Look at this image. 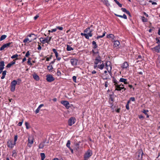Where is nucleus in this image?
<instances>
[{
  "instance_id": "37998d69",
  "label": "nucleus",
  "mask_w": 160,
  "mask_h": 160,
  "mask_svg": "<svg viewBox=\"0 0 160 160\" xmlns=\"http://www.w3.org/2000/svg\"><path fill=\"white\" fill-rule=\"evenodd\" d=\"M31 58H29L28 59V63L30 65H32V64L31 62Z\"/></svg>"
},
{
  "instance_id": "dca6fc26",
  "label": "nucleus",
  "mask_w": 160,
  "mask_h": 160,
  "mask_svg": "<svg viewBox=\"0 0 160 160\" xmlns=\"http://www.w3.org/2000/svg\"><path fill=\"white\" fill-rule=\"evenodd\" d=\"M143 152L142 151L140 152L137 153L138 156V160H141L142 157Z\"/></svg>"
},
{
  "instance_id": "a211bd4d",
  "label": "nucleus",
  "mask_w": 160,
  "mask_h": 160,
  "mask_svg": "<svg viewBox=\"0 0 160 160\" xmlns=\"http://www.w3.org/2000/svg\"><path fill=\"white\" fill-rule=\"evenodd\" d=\"M28 36L29 37H32V38L29 41V42H31L33 40H35L37 38V36H36L34 34H31L29 35Z\"/></svg>"
},
{
  "instance_id": "4468645a",
  "label": "nucleus",
  "mask_w": 160,
  "mask_h": 160,
  "mask_svg": "<svg viewBox=\"0 0 160 160\" xmlns=\"http://www.w3.org/2000/svg\"><path fill=\"white\" fill-rule=\"evenodd\" d=\"M114 42V46L116 48H120V42L118 40H115L113 41Z\"/></svg>"
},
{
  "instance_id": "ea45409f",
  "label": "nucleus",
  "mask_w": 160,
  "mask_h": 160,
  "mask_svg": "<svg viewBox=\"0 0 160 160\" xmlns=\"http://www.w3.org/2000/svg\"><path fill=\"white\" fill-rule=\"evenodd\" d=\"M25 125L27 129H28L30 128L29 124L28 122H26L25 123Z\"/></svg>"
},
{
  "instance_id": "5fc2aeb1",
  "label": "nucleus",
  "mask_w": 160,
  "mask_h": 160,
  "mask_svg": "<svg viewBox=\"0 0 160 160\" xmlns=\"http://www.w3.org/2000/svg\"><path fill=\"white\" fill-rule=\"evenodd\" d=\"M148 112V110H144L143 111V112L146 115L147 114V112Z\"/></svg>"
},
{
  "instance_id": "5701e85b",
  "label": "nucleus",
  "mask_w": 160,
  "mask_h": 160,
  "mask_svg": "<svg viewBox=\"0 0 160 160\" xmlns=\"http://www.w3.org/2000/svg\"><path fill=\"white\" fill-rule=\"evenodd\" d=\"M115 16H117V17H120V18H124V19H127V17L126 16V15L125 14H123V15L122 16V15H118V14H115Z\"/></svg>"
},
{
  "instance_id": "a19ab883",
  "label": "nucleus",
  "mask_w": 160,
  "mask_h": 160,
  "mask_svg": "<svg viewBox=\"0 0 160 160\" xmlns=\"http://www.w3.org/2000/svg\"><path fill=\"white\" fill-rule=\"evenodd\" d=\"M57 31V28H54L52 29L51 30H48V32H55Z\"/></svg>"
},
{
  "instance_id": "4be33fe9",
  "label": "nucleus",
  "mask_w": 160,
  "mask_h": 160,
  "mask_svg": "<svg viewBox=\"0 0 160 160\" xmlns=\"http://www.w3.org/2000/svg\"><path fill=\"white\" fill-rule=\"evenodd\" d=\"M107 38H111L112 39L113 41L115 39V37L113 34H110L108 35H107Z\"/></svg>"
},
{
  "instance_id": "20e7f679",
  "label": "nucleus",
  "mask_w": 160,
  "mask_h": 160,
  "mask_svg": "<svg viewBox=\"0 0 160 160\" xmlns=\"http://www.w3.org/2000/svg\"><path fill=\"white\" fill-rule=\"evenodd\" d=\"M12 43V42H9L3 44L0 48V50L2 51L6 48H8L10 47H12L13 45H11Z\"/></svg>"
},
{
  "instance_id": "79ce46f5",
  "label": "nucleus",
  "mask_w": 160,
  "mask_h": 160,
  "mask_svg": "<svg viewBox=\"0 0 160 160\" xmlns=\"http://www.w3.org/2000/svg\"><path fill=\"white\" fill-rule=\"evenodd\" d=\"M113 83H114V85L115 86L118 84V83L117 82V81L116 79H115V78H113Z\"/></svg>"
},
{
  "instance_id": "39448f33",
  "label": "nucleus",
  "mask_w": 160,
  "mask_h": 160,
  "mask_svg": "<svg viewBox=\"0 0 160 160\" xmlns=\"http://www.w3.org/2000/svg\"><path fill=\"white\" fill-rule=\"evenodd\" d=\"M61 103L67 109H68L70 108V104L68 101H62Z\"/></svg>"
},
{
  "instance_id": "603ef678",
  "label": "nucleus",
  "mask_w": 160,
  "mask_h": 160,
  "mask_svg": "<svg viewBox=\"0 0 160 160\" xmlns=\"http://www.w3.org/2000/svg\"><path fill=\"white\" fill-rule=\"evenodd\" d=\"M90 29V28H87L84 30V32L87 33H88V31Z\"/></svg>"
},
{
  "instance_id": "b1692460",
  "label": "nucleus",
  "mask_w": 160,
  "mask_h": 160,
  "mask_svg": "<svg viewBox=\"0 0 160 160\" xmlns=\"http://www.w3.org/2000/svg\"><path fill=\"white\" fill-rule=\"evenodd\" d=\"M33 78L36 81H38L39 80V77L38 75L35 74L33 75Z\"/></svg>"
},
{
  "instance_id": "0eeeda50",
  "label": "nucleus",
  "mask_w": 160,
  "mask_h": 160,
  "mask_svg": "<svg viewBox=\"0 0 160 160\" xmlns=\"http://www.w3.org/2000/svg\"><path fill=\"white\" fill-rule=\"evenodd\" d=\"M76 122V119L75 118L71 117L70 118L68 121V125L70 126H72Z\"/></svg>"
},
{
  "instance_id": "2f4dec72",
  "label": "nucleus",
  "mask_w": 160,
  "mask_h": 160,
  "mask_svg": "<svg viewBox=\"0 0 160 160\" xmlns=\"http://www.w3.org/2000/svg\"><path fill=\"white\" fill-rule=\"evenodd\" d=\"M7 36L5 35H2L0 38V41H2L5 39L7 37Z\"/></svg>"
},
{
  "instance_id": "f8f14e48",
  "label": "nucleus",
  "mask_w": 160,
  "mask_h": 160,
  "mask_svg": "<svg viewBox=\"0 0 160 160\" xmlns=\"http://www.w3.org/2000/svg\"><path fill=\"white\" fill-rule=\"evenodd\" d=\"M28 146L29 147H31L32 146V145L33 143V138L30 137H29L28 138Z\"/></svg>"
},
{
  "instance_id": "49530a36",
  "label": "nucleus",
  "mask_w": 160,
  "mask_h": 160,
  "mask_svg": "<svg viewBox=\"0 0 160 160\" xmlns=\"http://www.w3.org/2000/svg\"><path fill=\"white\" fill-rule=\"evenodd\" d=\"M76 78L75 76H73L72 77V79L74 82H76Z\"/></svg>"
},
{
  "instance_id": "aec40b11",
  "label": "nucleus",
  "mask_w": 160,
  "mask_h": 160,
  "mask_svg": "<svg viewBox=\"0 0 160 160\" xmlns=\"http://www.w3.org/2000/svg\"><path fill=\"white\" fill-rule=\"evenodd\" d=\"M128 66L129 65L128 62H125L123 63L122 67L123 68H127Z\"/></svg>"
},
{
  "instance_id": "a878e982",
  "label": "nucleus",
  "mask_w": 160,
  "mask_h": 160,
  "mask_svg": "<svg viewBox=\"0 0 160 160\" xmlns=\"http://www.w3.org/2000/svg\"><path fill=\"white\" fill-rule=\"evenodd\" d=\"M92 45H93V48L94 49L98 47V46L96 42L94 41H93L92 42Z\"/></svg>"
},
{
  "instance_id": "58836bf2",
  "label": "nucleus",
  "mask_w": 160,
  "mask_h": 160,
  "mask_svg": "<svg viewBox=\"0 0 160 160\" xmlns=\"http://www.w3.org/2000/svg\"><path fill=\"white\" fill-rule=\"evenodd\" d=\"M70 144H71L70 141V140H68L67 143L66 144L67 147H68V148H71L70 146Z\"/></svg>"
},
{
  "instance_id": "de8ad7c7",
  "label": "nucleus",
  "mask_w": 160,
  "mask_h": 160,
  "mask_svg": "<svg viewBox=\"0 0 160 160\" xmlns=\"http://www.w3.org/2000/svg\"><path fill=\"white\" fill-rule=\"evenodd\" d=\"M92 32V31H89V32L87 34L88 35L89 37H91L92 36V33H91Z\"/></svg>"
},
{
  "instance_id": "bb28decb",
  "label": "nucleus",
  "mask_w": 160,
  "mask_h": 160,
  "mask_svg": "<svg viewBox=\"0 0 160 160\" xmlns=\"http://www.w3.org/2000/svg\"><path fill=\"white\" fill-rule=\"evenodd\" d=\"M7 72V71L6 70H5L2 72V76L1 77V79H2L4 78L5 77V76L6 75Z\"/></svg>"
},
{
  "instance_id": "72a5a7b5",
  "label": "nucleus",
  "mask_w": 160,
  "mask_h": 160,
  "mask_svg": "<svg viewBox=\"0 0 160 160\" xmlns=\"http://www.w3.org/2000/svg\"><path fill=\"white\" fill-rule=\"evenodd\" d=\"M44 143L43 142L41 143L39 145V149H42L44 147Z\"/></svg>"
},
{
  "instance_id": "473e14b6",
  "label": "nucleus",
  "mask_w": 160,
  "mask_h": 160,
  "mask_svg": "<svg viewBox=\"0 0 160 160\" xmlns=\"http://www.w3.org/2000/svg\"><path fill=\"white\" fill-rule=\"evenodd\" d=\"M48 70L49 71H52V69H53V67L52 65H49L47 67Z\"/></svg>"
},
{
  "instance_id": "864d4df0",
  "label": "nucleus",
  "mask_w": 160,
  "mask_h": 160,
  "mask_svg": "<svg viewBox=\"0 0 160 160\" xmlns=\"http://www.w3.org/2000/svg\"><path fill=\"white\" fill-rule=\"evenodd\" d=\"M40 109V108H39L38 107V108L36 109L35 111V112L36 114H37L39 112Z\"/></svg>"
},
{
  "instance_id": "c03bdc74",
  "label": "nucleus",
  "mask_w": 160,
  "mask_h": 160,
  "mask_svg": "<svg viewBox=\"0 0 160 160\" xmlns=\"http://www.w3.org/2000/svg\"><path fill=\"white\" fill-rule=\"evenodd\" d=\"M56 28H57V29H58L61 31L63 29V28L62 27L57 26Z\"/></svg>"
},
{
  "instance_id": "8fccbe9b",
  "label": "nucleus",
  "mask_w": 160,
  "mask_h": 160,
  "mask_svg": "<svg viewBox=\"0 0 160 160\" xmlns=\"http://www.w3.org/2000/svg\"><path fill=\"white\" fill-rule=\"evenodd\" d=\"M18 139V136L17 135H15L14 136V143H16V142L17 141Z\"/></svg>"
},
{
  "instance_id": "f704fd0d",
  "label": "nucleus",
  "mask_w": 160,
  "mask_h": 160,
  "mask_svg": "<svg viewBox=\"0 0 160 160\" xmlns=\"http://www.w3.org/2000/svg\"><path fill=\"white\" fill-rule=\"evenodd\" d=\"M103 2H104V3H105V4L107 6H109L110 5L109 3L108 2V0H102Z\"/></svg>"
},
{
  "instance_id": "393cba45",
  "label": "nucleus",
  "mask_w": 160,
  "mask_h": 160,
  "mask_svg": "<svg viewBox=\"0 0 160 160\" xmlns=\"http://www.w3.org/2000/svg\"><path fill=\"white\" fill-rule=\"evenodd\" d=\"M5 66L4 62V61H0V68H4Z\"/></svg>"
},
{
  "instance_id": "ddd939ff",
  "label": "nucleus",
  "mask_w": 160,
  "mask_h": 160,
  "mask_svg": "<svg viewBox=\"0 0 160 160\" xmlns=\"http://www.w3.org/2000/svg\"><path fill=\"white\" fill-rule=\"evenodd\" d=\"M124 85L123 84H122L120 85H118V84L115 86V90L117 91H120L122 89H124V91L126 89V88H124V87H121L120 86H123Z\"/></svg>"
},
{
  "instance_id": "7c9ffc66",
  "label": "nucleus",
  "mask_w": 160,
  "mask_h": 160,
  "mask_svg": "<svg viewBox=\"0 0 160 160\" xmlns=\"http://www.w3.org/2000/svg\"><path fill=\"white\" fill-rule=\"evenodd\" d=\"M40 156L42 160H44L45 158V155L44 153H41L40 154Z\"/></svg>"
},
{
  "instance_id": "f257e3e1",
  "label": "nucleus",
  "mask_w": 160,
  "mask_h": 160,
  "mask_svg": "<svg viewBox=\"0 0 160 160\" xmlns=\"http://www.w3.org/2000/svg\"><path fill=\"white\" fill-rule=\"evenodd\" d=\"M92 155V151L90 150H88L84 155V160H88Z\"/></svg>"
},
{
  "instance_id": "2eb2a0df",
  "label": "nucleus",
  "mask_w": 160,
  "mask_h": 160,
  "mask_svg": "<svg viewBox=\"0 0 160 160\" xmlns=\"http://www.w3.org/2000/svg\"><path fill=\"white\" fill-rule=\"evenodd\" d=\"M104 67V65L103 63H102L100 65H98V64H94V69H96L97 67H98V68H99L101 70H102L103 69Z\"/></svg>"
},
{
  "instance_id": "cd10ccee",
  "label": "nucleus",
  "mask_w": 160,
  "mask_h": 160,
  "mask_svg": "<svg viewBox=\"0 0 160 160\" xmlns=\"http://www.w3.org/2000/svg\"><path fill=\"white\" fill-rule=\"evenodd\" d=\"M52 50L53 52L55 53L56 58H57V57L58 56V55L57 50L53 48L52 49Z\"/></svg>"
},
{
  "instance_id": "e2e57ef3",
  "label": "nucleus",
  "mask_w": 160,
  "mask_h": 160,
  "mask_svg": "<svg viewBox=\"0 0 160 160\" xmlns=\"http://www.w3.org/2000/svg\"><path fill=\"white\" fill-rule=\"evenodd\" d=\"M56 59H54L53 61H52L50 63L49 65H52L55 62Z\"/></svg>"
},
{
  "instance_id": "13d9d810",
  "label": "nucleus",
  "mask_w": 160,
  "mask_h": 160,
  "mask_svg": "<svg viewBox=\"0 0 160 160\" xmlns=\"http://www.w3.org/2000/svg\"><path fill=\"white\" fill-rule=\"evenodd\" d=\"M52 57V55H51L50 57H47L46 58V61H49L50 59H51Z\"/></svg>"
},
{
  "instance_id": "052dcab7",
  "label": "nucleus",
  "mask_w": 160,
  "mask_h": 160,
  "mask_svg": "<svg viewBox=\"0 0 160 160\" xmlns=\"http://www.w3.org/2000/svg\"><path fill=\"white\" fill-rule=\"evenodd\" d=\"M39 16L38 15H36L35 16L34 18V19L35 20H36L39 17Z\"/></svg>"
},
{
  "instance_id": "1a4fd4ad",
  "label": "nucleus",
  "mask_w": 160,
  "mask_h": 160,
  "mask_svg": "<svg viewBox=\"0 0 160 160\" xmlns=\"http://www.w3.org/2000/svg\"><path fill=\"white\" fill-rule=\"evenodd\" d=\"M101 61L102 60L101 57L99 55H98L95 59L94 64H98L99 63H101Z\"/></svg>"
},
{
  "instance_id": "09e8293b",
  "label": "nucleus",
  "mask_w": 160,
  "mask_h": 160,
  "mask_svg": "<svg viewBox=\"0 0 160 160\" xmlns=\"http://www.w3.org/2000/svg\"><path fill=\"white\" fill-rule=\"evenodd\" d=\"M59 68L58 69L57 71V75L58 76H59L60 75L61 73L60 71L58 70Z\"/></svg>"
},
{
  "instance_id": "69168bd1",
  "label": "nucleus",
  "mask_w": 160,
  "mask_h": 160,
  "mask_svg": "<svg viewBox=\"0 0 160 160\" xmlns=\"http://www.w3.org/2000/svg\"><path fill=\"white\" fill-rule=\"evenodd\" d=\"M156 40L157 41V43H158V44H159L160 43V40H159L158 38H156Z\"/></svg>"
},
{
  "instance_id": "bf43d9fd",
  "label": "nucleus",
  "mask_w": 160,
  "mask_h": 160,
  "mask_svg": "<svg viewBox=\"0 0 160 160\" xmlns=\"http://www.w3.org/2000/svg\"><path fill=\"white\" fill-rule=\"evenodd\" d=\"M23 122V120H22V122H20L18 124V125L19 126H22V122Z\"/></svg>"
},
{
  "instance_id": "c756f323",
  "label": "nucleus",
  "mask_w": 160,
  "mask_h": 160,
  "mask_svg": "<svg viewBox=\"0 0 160 160\" xmlns=\"http://www.w3.org/2000/svg\"><path fill=\"white\" fill-rule=\"evenodd\" d=\"M81 34L82 36H84L85 38L86 39H89V36L86 33H81Z\"/></svg>"
},
{
  "instance_id": "3c124183",
  "label": "nucleus",
  "mask_w": 160,
  "mask_h": 160,
  "mask_svg": "<svg viewBox=\"0 0 160 160\" xmlns=\"http://www.w3.org/2000/svg\"><path fill=\"white\" fill-rule=\"evenodd\" d=\"M30 55V53L29 52V51H28L26 52V54H25V57H28Z\"/></svg>"
},
{
  "instance_id": "4c0bfd02",
  "label": "nucleus",
  "mask_w": 160,
  "mask_h": 160,
  "mask_svg": "<svg viewBox=\"0 0 160 160\" xmlns=\"http://www.w3.org/2000/svg\"><path fill=\"white\" fill-rule=\"evenodd\" d=\"M142 20L143 22H146L148 21L147 19L145 18L144 17H142Z\"/></svg>"
},
{
  "instance_id": "338daca9",
  "label": "nucleus",
  "mask_w": 160,
  "mask_h": 160,
  "mask_svg": "<svg viewBox=\"0 0 160 160\" xmlns=\"http://www.w3.org/2000/svg\"><path fill=\"white\" fill-rule=\"evenodd\" d=\"M26 60V58L25 57L22 60V63H23Z\"/></svg>"
},
{
  "instance_id": "412c9836",
  "label": "nucleus",
  "mask_w": 160,
  "mask_h": 160,
  "mask_svg": "<svg viewBox=\"0 0 160 160\" xmlns=\"http://www.w3.org/2000/svg\"><path fill=\"white\" fill-rule=\"evenodd\" d=\"M127 80L126 79L121 78L119 80V82H123L125 84H127L128 83L127 82Z\"/></svg>"
},
{
  "instance_id": "6ab92c4d",
  "label": "nucleus",
  "mask_w": 160,
  "mask_h": 160,
  "mask_svg": "<svg viewBox=\"0 0 160 160\" xmlns=\"http://www.w3.org/2000/svg\"><path fill=\"white\" fill-rule=\"evenodd\" d=\"M15 60H13V61L9 63L6 66V67L8 68H10L11 67L12 65H14L15 63Z\"/></svg>"
},
{
  "instance_id": "6e6d98bb",
  "label": "nucleus",
  "mask_w": 160,
  "mask_h": 160,
  "mask_svg": "<svg viewBox=\"0 0 160 160\" xmlns=\"http://www.w3.org/2000/svg\"><path fill=\"white\" fill-rule=\"evenodd\" d=\"M17 80H18V81H17V84L19 85V84L21 82V79H20L19 78V79H18Z\"/></svg>"
},
{
  "instance_id": "f3484780",
  "label": "nucleus",
  "mask_w": 160,
  "mask_h": 160,
  "mask_svg": "<svg viewBox=\"0 0 160 160\" xmlns=\"http://www.w3.org/2000/svg\"><path fill=\"white\" fill-rule=\"evenodd\" d=\"M114 101V99L113 97V95L110 94L109 95V102L111 105V107H112L113 105L112 103Z\"/></svg>"
},
{
  "instance_id": "c9c22d12",
  "label": "nucleus",
  "mask_w": 160,
  "mask_h": 160,
  "mask_svg": "<svg viewBox=\"0 0 160 160\" xmlns=\"http://www.w3.org/2000/svg\"><path fill=\"white\" fill-rule=\"evenodd\" d=\"M121 10L122 11L124 12H126L127 14H128L129 13V11L127 10L125 8H122Z\"/></svg>"
},
{
  "instance_id": "6e6552de",
  "label": "nucleus",
  "mask_w": 160,
  "mask_h": 160,
  "mask_svg": "<svg viewBox=\"0 0 160 160\" xmlns=\"http://www.w3.org/2000/svg\"><path fill=\"white\" fill-rule=\"evenodd\" d=\"M16 143H13V141L12 140H9L7 142V146L9 148H11L13 147L16 144Z\"/></svg>"
},
{
  "instance_id": "f03ea898",
  "label": "nucleus",
  "mask_w": 160,
  "mask_h": 160,
  "mask_svg": "<svg viewBox=\"0 0 160 160\" xmlns=\"http://www.w3.org/2000/svg\"><path fill=\"white\" fill-rule=\"evenodd\" d=\"M51 38L52 37H49L48 36L46 38H45L44 39L42 38H40V42H42L43 44L45 43H47L48 44L51 40Z\"/></svg>"
},
{
  "instance_id": "e433bc0d",
  "label": "nucleus",
  "mask_w": 160,
  "mask_h": 160,
  "mask_svg": "<svg viewBox=\"0 0 160 160\" xmlns=\"http://www.w3.org/2000/svg\"><path fill=\"white\" fill-rule=\"evenodd\" d=\"M18 55L17 54H16L15 55H12L11 57V58L12 59H14L15 58H16L15 59V60H18V59L17 58V57H18Z\"/></svg>"
},
{
  "instance_id": "680f3d73",
  "label": "nucleus",
  "mask_w": 160,
  "mask_h": 160,
  "mask_svg": "<svg viewBox=\"0 0 160 160\" xmlns=\"http://www.w3.org/2000/svg\"><path fill=\"white\" fill-rule=\"evenodd\" d=\"M126 108L127 110H129V105H128V104H126Z\"/></svg>"
},
{
  "instance_id": "423d86ee",
  "label": "nucleus",
  "mask_w": 160,
  "mask_h": 160,
  "mask_svg": "<svg viewBox=\"0 0 160 160\" xmlns=\"http://www.w3.org/2000/svg\"><path fill=\"white\" fill-rule=\"evenodd\" d=\"M78 60L76 58H72L70 60L71 65L74 67L78 65Z\"/></svg>"
},
{
  "instance_id": "7ed1b4c3",
  "label": "nucleus",
  "mask_w": 160,
  "mask_h": 160,
  "mask_svg": "<svg viewBox=\"0 0 160 160\" xmlns=\"http://www.w3.org/2000/svg\"><path fill=\"white\" fill-rule=\"evenodd\" d=\"M17 84V81L16 80L12 81L10 85V90L12 92H14L15 89V86Z\"/></svg>"
},
{
  "instance_id": "774afa93",
  "label": "nucleus",
  "mask_w": 160,
  "mask_h": 160,
  "mask_svg": "<svg viewBox=\"0 0 160 160\" xmlns=\"http://www.w3.org/2000/svg\"><path fill=\"white\" fill-rule=\"evenodd\" d=\"M53 160H63L62 159H59L58 158H54Z\"/></svg>"
},
{
  "instance_id": "9d476101",
  "label": "nucleus",
  "mask_w": 160,
  "mask_h": 160,
  "mask_svg": "<svg viewBox=\"0 0 160 160\" xmlns=\"http://www.w3.org/2000/svg\"><path fill=\"white\" fill-rule=\"evenodd\" d=\"M46 80L48 82H51L53 81L55 79L53 76L50 74L47 75L46 76Z\"/></svg>"
},
{
  "instance_id": "0e129e2a",
  "label": "nucleus",
  "mask_w": 160,
  "mask_h": 160,
  "mask_svg": "<svg viewBox=\"0 0 160 160\" xmlns=\"http://www.w3.org/2000/svg\"><path fill=\"white\" fill-rule=\"evenodd\" d=\"M103 38L102 35L98 36L96 38L98 39L99 38Z\"/></svg>"
},
{
  "instance_id": "4d7b16f0",
  "label": "nucleus",
  "mask_w": 160,
  "mask_h": 160,
  "mask_svg": "<svg viewBox=\"0 0 160 160\" xmlns=\"http://www.w3.org/2000/svg\"><path fill=\"white\" fill-rule=\"evenodd\" d=\"M130 100L131 101L133 102L135 101V98L133 97L130 98Z\"/></svg>"
},
{
  "instance_id": "a18cd8bd",
  "label": "nucleus",
  "mask_w": 160,
  "mask_h": 160,
  "mask_svg": "<svg viewBox=\"0 0 160 160\" xmlns=\"http://www.w3.org/2000/svg\"><path fill=\"white\" fill-rule=\"evenodd\" d=\"M29 41H30V40H29L28 38H26L23 40V42L24 43H26L28 41L29 42Z\"/></svg>"
},
{
  "instance_id": "c85d7f7f",
  "label": "nucleus",
  "mask_w": 160,
  "mask_h": 160,
  "mask_svg": "<svg viewBox=\"0 0 160 160\" xmlns=\"http://www.w3.org/2000/svg\"><path fill=\"white\" fill-rule=\"evenodd\" d=\"M67 50L68 51H70L73 50V49L69 45L67 46Z\"/></svg>"
},
{
  "instance_id": "9b49d317",
  "label": "nucleus",
  "mask_w": 160,
  "mask_h": 160,
  "mask_svg": "<svg viewBox=\"0 0 160 160\" xmlns=\"http://www.w3.org/2000/svg\"><path fill=\"white\" fill-rule=\"evenodd\" d=\"M151 49L152 50L153 52L159 53L160 52V45H158L154 48H151Z\"/></svg>"
}]
</instances>
